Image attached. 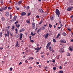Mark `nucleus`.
Segmentation results:
<instances>
[{
  "label": "nucleus",
  "instance_id": "1",
  "mask_svg": "<svg viewBox=\"0 0 73 73\" xmlns=\"http://www.w3.org/2000/svg\"><path fill=\"white\" fill-rule=\"evenodd\" d=\"M56 15H58V17H60V11L58 9H56V11L55 12Z\"/></svg>",
  "mask_w": 73,
  "mask_h": 73
},
{
  "label": "nucleus",
  "instance_id": "2",
  "mask_svg": "<svg viewBox=\"0 0 73 73\" xmlns=\"http://www.w3.org/2000/svg\"><path fill=\"white\" fill-rule=\"evenodd\" d=\"M7 9V6L5 7H2L0 9V11H5Z\"/></svg>",
  "mask_w": 73,
  "mask_h": 73
},
{
  "label": "nucleus",
  "instance_id": "3",
  "mask_svg": "<svg viewBox=\"0 0 73 73\" xmlns=\"http://www.w3.org/2000/svg\"><path fill=\"white\" fill-rule=\"evenodd\" d=\"M8 36H9V31H7V34L5 33V37H7Z\"/></svg>",
  "mask_w": 73,
  "mask_h": 73
},
{
  "label": "nucleus",
  "instance_id": "4",
  "mask_svg": "<svg viewBox=\"0 0 73 73\" xmlns=\"http://www.w3.org/2000/svg\"><path fill=\"white\" fill-rule=\"evenodd\" d=\"M32 26L33 29H35L36 28V25L35 23H32Z\"/></svg>",
  "mask_w": 73,
  "mask_h": 73
},
{
  "label": "nucleus",
  "instance_id": "5",
  "mask_svg": "<svg viewBox=\"0 0 73 73\" xmlns=\"http://www.w3.org/2000/svg\"><path fill=\"white\" fill-rule=\"evenodd\" d=\"M72 9L73 7H70L67 9V10L68 11H70L72 10Z\"/></svg>",
  "mask_w": 73,
  "mask_h": 73
},
{
  "label": "nucleus",
  "instance_id": "6",
  "mask_svg": "<svg viewBox=\"0 0 73 73\" xmlns=\"http://www.w3.org/2000/svg\"><path fill=\"white\" fill-rule=\"evenodd\" d=\"M51 44V42H49L47 44V46L46 47V48L47 49H48V47H49V46Z\"/></svg>",
  "mask_w": 73,
  "mask_h": 73
},
{
  "label": "nucleus",
  "instance_id": "7",
  "mask_svg": "<svg viewBox=\"0 0 73 73\" xmlns=\"http://www.w3.org/2000/svg\"><path fill=\"white\" fill-rule=\"evenodd\" d=\"M60 42H62V43H64V44H65L66 43V40L64 39L61 40L60 41Z\"/></svg>",
  "mask_w": 73,
  "mask_h": 73
},
{
  "label": "nucleus",
  "instance_id": "8",
  "mask_svg": "<svg viewBox=\"0 0 73 73\" xmlns=\"http://www.w3.org/2000/svg\"><path fill=\"white\" fill-rule=\"evenodd\" d=\"M26 21L28 24H30V19H29L26 20Z\"/></svg>",
  "mask_w": 73,
  "mask_h": 73
},
{
  "label": "nucleus",
  "instance_id": "9",
  "mask_svg": "<svg viewBox=\"0 0 73 73\" xmlns=\"http://www.w3.org/2000/svg\"><path fill=\"white\" fill-rule=\"evenodd\" d=\"M23 35L22 33L20 34V38H19V39L20 40H22V38H23V36H22Z\"/></svg>",
  "mask_w": 73,
  "mask_h": 73
},
{
  "label": "nucleus",
  "instance_id": "10",
  "mask_svg": "<svg viewBox=\"0 0 73 73\" xmlns=\"http://www.w3.org/2000/svg\"><path fill=\"white\" fill-rule=\"evenodd\" d=\"M16 19H17V16H15L14 18L13 19V21H16Z\"/></svg>",
  "mask_w": 73,
  "mask_h": 73
},
{
  "label": "nucleus",
  "instance_id": "11",
  "mask_svg": "<svg viewBox=\"0 0 73 73\" xmlns=\"http://www.w3.org/2000/svg\"><path fill=\"white\" fill-rule=\"evenodd\" d=\"M44 38H47L48 37V36H49V34L48 33L46 34L45 35Z\"/></svg>",
  "mask_w": 73,
  "mask_h": 73
},
{
  "label": "nucleus",
  "instance_id": "12",
  "mask_svg": "<svg viewBox=\"0 0 73 73\" xmlns=\"http://www.w3.org/2000/svg\"><path fill=\"white\" fill-rule=\"evenodd\" d=\"M26 15V13L25 12H22L21 13V16H25Z\"/></svg>",
  "mask_w": 73,
  "mask_h": 73
},
{
  "label": "nucleus",
  "instance_id": "13",
  "mask_svg": "<svg viewBox=\"0 0 73 73\" xmlns=\"http://www.w3.org/2000/svg\"><path fill=\"white\" fill-rule=\"evenodd\" d=\"M25 29H22L19 30V32H24V31H25Z\"/></svg>",
  "mask_w": 73,
  "mask_h": 73
},
{
  "label": "nucleus",
  "instance_id": "14",
  "mask_svg": "<svg viewBox=\"0 0 73 73\" xmlns=\"http://www.w3.org/2000/svg\"><path fill=\"white\" fill-rule=\"evenodd\" d=\"M39 12H40V13H43L44 12V11H43V10L41 9H40L38 10Z\"/></svg>",
  "mask_w": 73,
  "mask_h": 73
},
{
  "label": "nucleus",
  "instance_id": "15",
  "mask_svg": "<svg viewBox=\"0 0 73 73\" xmlns=\"http://www.w3.org/2000/svg\"><path fill=\"white\" fill-rule=\"evenodd\" d=\"M9 12H6L5 15L6 16H9Z\"/></svg>",
  "mask_w": 73,
  "mask_h": 73
},
{
  "label": "nucleus",
  "instance_id": "16",
  "mask_svg": "<svg viewBox=\"0 0 73 73\" xmlns=\"http://www.w3.org/2000/svg\"><path fill=\"white\" fill-rule=\"evenodd\" d=\"M23 1H19L18 3V4L19 5H20V4H21V3H22V2Z\"/></svg>",
  "mask_w": 73,
  "mask_h": 73
},
{
  "label": "nucleus",
  "instance_id": "17",
  "mask_svg": "<svg viewBox=\"0 0 73 73\" xmlns=\"http://www.w3.org/2000/svg\"><path fill=\"white\" fill-rule=\"evenodd\" d=\"M50 19L52 21H53V20H54V18L53 17V16L50 17Z\"/></svg>",
  "mask_w": 73,
  "mask_h": 73
},
{
  "label": "nucleus",
  "instance_id": "18",
  "mask_svg": "<svg viewBox=\"0 0 73 73\" xmlns=\"http://www.w3.org/2000/svg\"><path fill=\"white\" fill-rule=\"evenodd\" d=\"M60 33L58 34L57 36L56 37V38L57 39V38H58V37H60Z\"/></svg>",
  "mask_w": 73,
  "mask_h": 73
},
{
  "label": "nucleus",
  "instance_id": "19",
  "mask_svg": "<svg viewBox=\"0 0 73 73\" xmlns=\"http://www.w3.org/2000/svg\"><path fill=\"white\" fill-rule=\"evenodd\" d=\"M43 22V21L42 20H41L40 22L38 23V25H41L42 23Z\"/></svg>",
  "mask_w": 73,
  "mask_h": 73
},
{
  "label": "nucleus",
  "instance_id": "20",
  "mask_svg": "<svg viewBox=\"0 0 73 73\" xmlns=\"http://www.w3.org/2000/svg\"><path fill=\"white\" fill-rule=\"evenodd\" d=\"M40 29H41V30H44V29H45V27L44 26H42V27H41Z\"/></svg>",
  "mask_w": 73,
  "mask_h": 73
},
{
  "label": "nucleus",
  "instance_id": "21",
  "mask_svg": "<svg viewBox=\"0 0 73 73\" xmlns=\"http://www.w3.org/2000/svg\"><path fill=\"white\" fill-rule=\"evenodd\" d=\"M19 45L18 41H17L16 45H15L16 46H17Z\"/></svg>",
  "mask_w": 73,
  "mask_h": 73
},
{
  "label": "nucleus",
  "instance_id": "22",
  "mask_svg": "<svg viewBox=\"0 0 73 73\" xmlns=\"http://www.w3.org/2000/svg\"><path fill=\"white\" fill-rule=\"evenodd\" d=\"M49 49L50 50V52L52 51V47H48Z\"/></svg>",
  "mask_w": 73,
  "mask_h": 73
},
{
  "label": "nucleus",
  "instance_id": "23",
  "mask_svg": "<svg viewBox=\"0 0 73 73\" xmlns=\"http://www.w3.org/2000/svg\"><path fill=\"white\" fill-rule=\"evenodd\" d=\"M66 55L68 56H70V54L69 53H66Z\"/></svg>",
  "mask_w": 73,
  "mask_h": 73
},
{
  "label": "nucleus",
  "instance_id": "24",
  "mask_svg": "<svg viewBox=\"0 0 73 73\" xmlns=\"http://www.w3.org/2000/svg\"><path fill=\"white\" fill-rule=\"evenodd\" d=\"M49 27H50V28H51L52 27V25H51L50 24H49Z\"/></svg>",
  "mask_w": 73,
  "mask_h": 73
},
{
  "label": "nucleus",
  "instance_id": "25",
  "mask_svg": "<svg viewBox=\"0 0 73 73\" xmlns=\"http://www.w3.org/2000/svg\"><path fill=\"white\" fill-rule=\"evenodd\" d=\"M62 35H63L64 36H66V34L65 33H63Z\"/></svg>",
  "mask_w": 73,
  "mask_h": 73
},
{
  "label": "nucleus",
  "instance_id": "26",
  "mask_svg": "<svg viewBox=\"0 0 73 73\" xmlns=\"http://www.w3.org/2000/svg\"><path fill=\"white\" fill-rule=\"evenodd\" d=\"M41 29H38V30L37 31V33H38L40 31H41Z\"/></svg>",
  "mask_w": 73,
  "mask_h": 73
},
{
  "label": "nucleus",
  "instance_id": "27",
  "mask_svg": "<svg viewBox=\"0 0 73 73\" xmlns=\"http://www.w3.org/2000/svg\"><path fill=\"white\" fill-rule=\"evenodd\" d=\"M69 50H71V51H72V50H72V48L70 47L69 48Z\"/></svg>",
  "mask_w": 73,
  "mask_h": 73
},
{
  "label": "nucleus",
  "instance_id": "28",
  "mask_svg": "<svg viewBox=\"0 0 73 73\" xmlns=\"http://www.w3.org/2000/svg\"><path fill=\"white\" fill-rule=\"evenodd\" d=\"M67 30H68L70 32H71V29H69V28L67 29Z\"/></svg>",
  "mask_w": 73,
  "mask_h": 73
},
{
  "label": "nucleus",
  "instance_id": "29",
  "mask_svg": "<svg viewBox=\"0 0 73 73\" xmlns=\"http://www.w3.org/2000/svg\"><path fill=\"white\" fill-rule=\"evenodd\" d=\"M53 41L54 42H56V39H54L53 40Z\"/></svg>",
  "mask_w": 73,
  "mask_h": 73
},
{
  "label": "nucleus",
  "instance_id": "30",
  "mask_svg": "<svg viewBox=\"0 0 73 73\" xmlns=\"http://www.w3.org/2000/svg\"><path fill=\"white\" fill-rule=\"evenodd\" d=\"M29 8H30L29 6H27L26 8V9L27 10L29 9Z\"/></svg>",
  "mask_w": 73,
  "mask_h": 73
},
{
  "label": "nucleus",
  "instance_id": "31",
  "mask_svg": "<svg viewBox=\"0 0 73 73\" xmlns=\"http://www.w3.org/2000/svg\"><path fill=\"white\" fill-rule=\"evenodd\" d=\"M15 29V26H12L11 28L12 30H13Z\"/></svg>",
  "mask_w": 73,
  "mask_h": 73
},
{
  "label": "nucleus",
  "instance_id": "32",
  "mask_svg": "<svg viewBox=\"0 0 73 73\" xmlns=\"http://www.w3.org/2000/svg\"><path fill=\"white\" fill-rule=\"evenodd\" d=\"M36 19H38V18H40V16H38V15H37L36 16Z\"/></svg>",
  "mask_w": 73,
  "mask_h": 73
},
{
  "label": "nucleus",
  "instance_id": "33",
  "mask_svg": "<svg viewBox=\"0 0 73 73\" xmlns=\"http://www.w3.org/2000/svg\"><path fill=\"white\" fill-rule=\"evenodd\" d=\"M2 33H0V38L1 37H2Z\"/></svg>",
  "mask_w": 73,
  "mask_h": 73
},
{
  "label": "nucleus",
  "instance_id": "34",
  "mask_svg": "<svg viewBox=\"0 0 73 73\" xmlns=\"http://www.w3.org/2000/svg\"><path fill=\"white\" fill-rule=\"evenodd\" d=\"M1 19L2 21H4V20H5V18H4V17H2L1 18Z\"/></svg>",
  "mask_w": 73,
  "mask_h": 73
},
{
  "label": "nucleus",
  "instance_id": "35",
  "mask_svg": "<svg viewBox=\"0 0 73 73\" xmlns=\"http://www.w3.org/2000/svg\"><path fill=\"white\" fill-rule=\"evenodd\" d=\"M59 73H63V71L62 70H61V71H60Z\"/></svg>",
  "mask_w": 73,
  "mask_h": 73
},
{
  "label": "nucleus",
  "instance_id": "36",
  "mask_svg": "<svg viewBox=\"0 0 73 73\" xmlns=\"http://www.w3.org/2000/svg\"><path fill=\"white\" fill-rule=\"evenodd\" d=\"M46 25H47V23H46L44 25V27H46Z\"/></svg>",
  "mask_w": 73,
  "mask_h": 73
},
{
  "label": "nucleus",
  "instance_id": "37",
  "mask_svg": "<svg viewBox=\"0 0 73 73\" xmlns=\"http://www.w3.org/2000/svg\"><path fill=\"white\" fill-rule=\"evenodd\" d=\"M9 28H10V26H9L7 27V29H9Z\"/></svg>",
  "mask_w": 73,
  "mask_h": 73
},
{
  "label": "nucleus",
  "instance_id": "38",
  "mask_svg": "<svg viewBox=\"0 0 73 73\" xmlns=\"http://www.w3.org/2000/svg\"><path fill=\"white\" fill-rule=\"evenodd\" d=\"M16 9H17V10H19V7H16Z\"/></svg>",
  "mask_w": 73,
  "mask_h": 73
},
{
  "label": "nucleus",
  "instance_id": "39",
  "mask_svg": "<svg viewBox=\"0 0 73 73\" xmlns=\"http://www.w3.org/2000/svg\"><path fill=\"white\" fill-rule=\"evenodd\" d=\"M53 69L54 70H56V67H54L53 68Z\"/></svg>",
  "mask_w": 73,
  "mask_h": 73
},
{
  "label": "nucleus",
  "instance_id": "40",
  "mask_svg": "<svg viewBox=\"0 0 73 73\" xmlns=\"http://www.w3.org/2000/svg\"><path fill=\"white\" fill-rule=\"evenodd\" d=\"M20 25H17V28H19V27H20Z\"/></svg>",
  "mask_w": 73,
  "mask_h": 73
},
{
  "label": "nucleus",
  "instance_id": "41",
  "mask_svg": "<svg viewBox=\"0 0 73 73\" xmlns=\"http://www.w3.org/2000/svg\"><path fill=\"white\" fill-rule=\"evenodd\" d=\"M10 71H12V68H10Z\"/></svg>",
  "mask_w": 73,
  "mask_h": 73
},
{
  "label": "nucleus",
  "instance_id": "42",
  "mask_svg": "<svg viewBox=\"0 0 73 73\" xmlns=\"http://www.w3.org/2000/svg\"><path fill=\"white\" fill-rule=\"evenodd\" d=\"M41 57L42 58H44V55H42L41 56Z\"/></svg>",
  "mask_w": 73,
  "mask_h": 73
},
{
  "label": "nucleus",
  "instance_id": "43",
  "mask_svg": "<svg viewBox=\"0 0 73 73\" xmlns=\"http://www.w3.org/2000/svg\"><path fill=\"white\" fill-rule=\"evenodd\" d=\"M8 8L9 9H12V8L10 7H8Z\"/></svg>",
  "mask_w": 73,
  "mask_h": 73
},
{
  "label": "nucleus",
  "instance_id": "44",
  "mask_svg": "<svg viewBox=\"0 0 73 73\" xmlns=\"http://www.w3.org/2000/svg\"><path fill=\"white\" fill-rule=\"evenodd\" d=\"M31 15V13H29L28 14V16H29Z\"/></svg>",
  "mask_w": 73,
  "mask_h": 73
},
{
  "label": "nucleus",
  "instance_id": "45",
  "mask_svg": "<svg viewBox=\"0 0 73 73\" xmlns=\"http://www.w3.org/2000/svg\"><path fill=\"white\" fill-rule=\"evenodd\" d=\"M32 67L31 66H30L29 67V69H32Z\"/></svg>",
  "mask_w": 73,
  "mask_h": 73
},
{
  "label": "nucleus",
  "instance_id": "46",
  "mask_svg": "<svg viewBox=\"0 0 73 73\" xmlns=\"http://www.w3.org/2000/svg\"><path fill=\"white\" fill-rule=\"evenodd\" d=\"M31 37H32V36H29V38L30 39V40H31Z\"/></svg>",
  "mask_w": 73,
  "mask_h": 73
},
{
  "label": "nucleus",
  "instance_id": "47",
  "mask_svg": "<svg viewBox=\"0 0 73 73\" xmlns=\"http://www.w3.org/2000/svg\"><path fill=\"white\" fill-rule=\"evenodd\" d=\"M31 42H34V40H31Z\"/></svg>",
  "mask_w": 73,
  "mask_h": 73
},
{
  "label": "nucleus",
  "instance_id": "48",
  "mask_svg": "<svg viewBox=\"0 0 73 73\" xmlns=\"http://www.w3.org/2000/svg\"><path fill=\"white\" fill-rule=\"evenodd\" d=\"M38 48H35V50H38Z\"/></svg>",
  "mask_w": 73,
  "mask_h": 73
},
{
  "label": "nucleus",
  "instance_id": "49",
  "mask_svg": "<svg viewBox=\"0 0 73 73\" xmlns=\"http://www.w3.org/2000/svg\"><path fill=\"white\" fill-rule=\"evenodd\" d=\"M17 23H18V21H16L15 22V24H17Z\"/></svg>",
  "mask_w": 73,
  "mask_h": 73
},
{
  "label": "nucleus",
  "instance_id": "50",
  "mask_svg": "<svg viewBox=\"0 0 73 73\" xmlns=\"http://www.w3.org/2000/svg\"><path fill=\"white\" fill-rule=\"evenodd\" d=\"M21 64H22V62H20L19 64V65H21Z\"/></svg>",
  "mask_w": 73,
  "mask_h": 73
},
{
  "label": "nucleus",
  "instance_id": "51",
  "mask_svg": "<svg viewBox=\"0 0 73 73\" xmlns=\"http://www.w3.org/2000/svg\"><path fill=\"white\" fill-rule=\"evenodd\" d=\"M3 48H4L3 47H2V48L0 47V49H1V50H2V49H3Z\"/></svg>",
  "mask_w": 73,
  "mask_h": 73
},
{
  "label": "nucleus",
  "instance_id": "52",
  "mask_svg": "<svg viewBox=\"0 0 73 73\" xmlns=\"http://www.w3.org/2000/svg\"><path fill=\"white\" fill-rule=\"evenodd\" d=\"M38 52V50H36V51L35 52V53H37Z\"/></svg>",
  "mask_w": 73,
  "mask_h": 73
},
{
  "label": "nucleus",
  "instance_id": "53",
  "mask_svg": "<svg viewBox=\"0 0 73 73\" xmlns=\"http://www.w3.org/2000/svg\"><path fill=\"white\" fill-rule=\"evenodd\" d=\"M31 35L32 36H33V32H31Z\"/></svg>",
  "mask_w": 73,
  "mask_h": 73
},
{
  "label": "nucleus",
  "instance_id": "54",
  "mask_svg": "<svg viewBox=\"0 0 73 73\" xmlns=\"http://www.w3.org/2000/svg\"><path fill=\"white\" fill-rule=\"evenodd\" d=\"M1 3H3V0H1Z\"/></svg>",
  "mask_w": 73,
  "mask_h": 73
},
{
  "label": "nucleus",
  "instance_id": "55",
  "mask_svg": "<svg viewBox=\"0 0 73 73\" xmlns=\"http://www.w3.org/2000/svg\"><path fill=\"white\" fill-rule=\"evenodd\" d=\"M10 19H12V15H10Z\"/></svg>",
  "mask_w": 73,
  "mask_h": 73
},
{
  "label": "nucleus",
  "instance_id": "56",
  "mask_svg": "<svg viewBox=\"0 0 73 73\" xmlns=\"http://www.w3.org/2000/svg\"><path fill=\"white\" fill-rule=\"evenodd\" d=\"M59 68L60 69H62V67H61V66H60Z\"/></svg>",
  "mask_w": 73,
  "mask_h": 73
},
{
  "label": "nucleus",
  "instance_id": "57",
  "mask_svg": "<svg viewBox=\"0 0 73 73\" xmlns=\"http://www.w3.org/2000/svg\"><path fill=\"white\" fill-rule=\"evenodd\" d=\"M10 36H13V35H12V34L11 33H10Z\"/></svg>",
  "mask_w": 73,
  "mask_h": 73
},
{
  "label": "nucleus",
  "instance_id": "58",
  "mask_svg": "<svg viewBox=\"0 0 73 73\" xmlns=\"http://www.w3.org/2000/svg\"><path fill=\"white\" fill-rule=\"evenodd\" d=\"M70 41L71 42H73V39H71V40Z\"/></svg>",
  "mask_w": 73,
  "mask_h": 73
},
{
  "label": "nucleus",
  "instance_id": "59",
  "mask_svg": "<svg viewBox=\"0 0 73 73\" xmlns=\"http://www.w3.org/2000/svg\"><path fill=\"white\" fill-rule=\"evenodd\" d=\"M52 62H55V60H54L52 61Z\"/></svg>",
  "mask_w": 73,
  "mask_h": 73
},
{
  "label": "nucleus",
  "instance_id": "60",
  "mask_svg": "<svg viewBox=\"0 0 73 73\" xmlns=\"http://www.w3.org/2000/svg\"><path fill=\"white\" fill-rule=\"evenodd\" d=\"M15 31H18V30H17V28L15 29Z\"/></svg>",
  "mask_w": 73,
  "mask_h": 73
},
{
  "label": "nucleus",
  "instance_id": "61",
  "mask_svg": "<svg viewBox=\"0 0 73 73\" xmlns=\"http://www.w3.org/2000/svg\"><path fill=\"white\" fill-rule=\"evenodd\" d=\"M52 51V52H54V50H52V51Z\"/></svg>",
  "mask_w": 73,
  "mask_h": 73
},
{
  "label": "nucleus",
  "instance_id": "62",
  "mask_svg": "<svg viewBox=\"0 0 73 73\" xmlns=\"http://www.w3.org/2000/svg\"><path fill=\"white\" fill-rule=\"evenodd\" d=\"M58 29H60L61 28V27H58Z\"/></svg>",
  "mask_w": 73,
  "mask_h": 73
},
{
  "label": "nucleus",
  "instance_id": "63",
  "mask_svg": "<svg viewBox=\"0 0 73 73\" xmlns=\"http://www.w3.org/2000/svg\"><path fill=\"white\" fill-rule=\"evenodd\" d=\"M9 3H11V1H9Z\"/></svg>",
  "mask_w": 73,
  "mask_h": 73
},
{
  "label": "nucleus",
  "instance_id": "64",
  "mask_svg": "<svg viewBox=\"0 0 73 73\" xmlns=\"http://www.w3.org/2000/svg\"><path fill=\"white\" fill-rule=\"evenodd\" d=\"M37 64H39V62H36Z\"/></svg>",
  "mask_w": 73,
  "mask_h": 73
}]
</instances>
